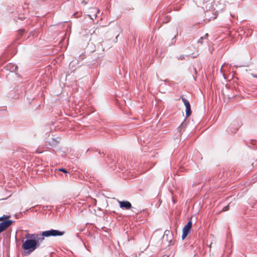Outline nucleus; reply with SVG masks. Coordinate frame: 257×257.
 <instances>
[{"instance_id":"nucleus-10","label":"nucleus","mask_w":257,"mask_h":257,"mask_svg":"<svg viewBox=\"0 0 257 257\" xmlns=\"http://www.w3.org/2000/svg\"><path fill=\"white\" fill-rule=\"evenodd\" d=\"M211 0H203V5H206V9H207V6L211 5Z\"/></svg>"},{"instance_id":"nucleus-22","label":"nucleus","mask_w":257,"mask_h":257,"mask_svg":"<svg viewBox=\"0 0 257 257\" xmlns=\"http://www.w3.org/2000/svg\"><path fill=\"white\" fill-rule=\"evenodd\" d=\"M194 72H195V73L196 74H197V70H196V69L195 68H194Z\"/></svg>"},{"instance_id":"nucleus-21","label":"nucleus","mask_w":257,"mask_h":257,"mask_svg":"<svg viewBox=\"0 0 257 257\" xmlns=\"http://www.w3.org/2000/svg\"><path fill=\"white\" fill-rule=\"evenodd\" d=\"M208 37V34L206 33V34H205V35L204 36H203L202 37H204V39H207Z\"/></svg>"},{"instance_id":"nucleus-19","label":"nucleus","mask_w":257,"mask_h":257,"mask_svg":"<svg viewBox=\"0 0 257 257\" xmlns=\"http://www.w3.org/2000/svg\"><path fill=\"white\" fill-rule=\"evenodd\" d=\"M132 211L134 212L135 214H138L139 213V211L137 210V209L136 208V209H131Z\"/></svg>"},{"instance_id":"nucleus-2","label":"nucleus","mask_w":257,"mask_h":257,"mask_svg":"<svg viewBox=\"0 0 257 257\" xmlns=\"http://www.w3.org/2000/svg\"><path fill=\"white\" fill-rule=\"evenodd\" d=\"M65 233L64 231H60L56 229H50L43 231L41 234H39L40 236L44 237H48L50 236H62Z\"/></svg>"},{"instance_id":"nucleus-5","label":"nucleus","mask_w":257,"mask_h":257,"mask_svg":"<svg viewBox=\"0 0 257 257\" xmlns=\"http://www.w3.org/2000/svg\"><path fill=\"white\" fill-rule=\"evenodd\" d=\"M17 65L13 63H10L6 66V68L7 70L11 72H14L17 69Z\"/></svg>"},{"instance_id":"nucleus-4","label":"nucleus","mask_w":257,"mask_h":257,"mask_svg":"<svg viewBox=\"0 0 257 257\" xmlns=\"http://www.w3.org/2000/svg\"><path fill=\"white\" fill-rule=\"evenodd\" d=\"M119 205L121 208L128 209H136L135 207H132L131 203L128 201H119Z\"/></svg>"},{"instance_id":"nucleus-9","label":"nucleus","mask_w":257,"mask_h":257,"mask_svg":"<svg viewBox=\"0 0 257 257\" xmlns=\"http://www.w3.org/2000/svg\"><path fill=\"white\" fill-rule=\"evenodd\" d=\"M181 98L182 101L183 102L185 106L190 105L189 101L186 98L184 97L183 96H181Z\"/></svg>"},{"instance_id":"nucleus-24","label":"nucleus","mask_w":257,"mask_h":257,"mask_svg":"<svg viewBox=\"0 0 257 257\" xmlns=\"http://www.w3.org/2000/svg\"><path fill=\"white\" fill-rule=\"evenodd\" d=\"M252 76H253V77L257 78V75H253V74H252Z\"/></svg>"},{"instance_id":"nucleus-6","label":"nucleus","mask_w":257,"mask_h":257,"mask_svg":"<svg viewBox=\"0 0 257 257\" xmlns=\"http://www.w3.org/2000/svg\"><path fill=\"white\" fill-rule=\"evenodd\" d=\"M60 140V138L57 139L51 138L49 141V145L51 147H54L56 146L59 142Z\"/></svg>"},{"instance_id":"nucleus-23","label":"nucleus","mask_w":257,"mask_h":257,"mask_svg":"<svg viewBox=\"0 0 257 257\" xmlns=\"http://www.w3.org/2000/svg\"><path fill=\"white\" fill-rule=\"evenodd\" d=\"M126 170H130V168L128 167V166H127V168L126 169Z\"/></svg>"},{"instance_id":"nucleus-16","label":"nucleus","mask_w":257,"mask_h":257,"mask_svg":"<svg viewBox=\"0 0 257 257\" xmlns=\"http://www.w3.org/2000/svg\"><path fill=\"white\" fill-rule=\"evenodd\" d=\"M250 143L251 145L255 146L256 145L257 141L254 140H250Z\"/></svg>"},{"instance_id":"nucleus-20","label":"nucleus","mask_w":257,"mask_h":257,"mask_svg":"<svg viewBox=\"0 0 257 257\" xmlns=\"http://www.w3.org/2000/svg\"><path fill=\"white\" fill-rule=\"evenodd\" d=\"M180 59L181 60L184 59L185 56L183 55H182L180 56L179 58H178V59Z\"/></svg>"},{"instance_id":"nucleus-11","label":"nucleus","mask_w":257,"mask_h":257,"mask_svg":"<svg viewBox=\"0 0 257 257\" xmlns=\"http://www.w3.org/2000/svg\"><path fill=\"white\" fill-rule=\"evenodd\" d=\"M186 126V122L185 120H184L179 126V128L180 131L181 132L182 129H183Z\"/></svg>"},{"instance_id":"nucleus-1","label":"nucleus","mask_w":257,"mask_h":257,"mask_svg":"<svg viewBox=\"0 0 257 257\" xmlns=\"http://www.w3.org/2000/svg\"><path fill=\"white\" fill-rule=\"evenodd\" d=\"M25 241L22 240V248L24 249V254L26 256L30 255L38 248L40 243L44 240L43 236L39 233H27L25 235Z\"/></svg>"},{"instance_id":"nucleus-26","label":"nucleus","mask_w":257,"mask_h":257,"mask_svg":"<svg viewBox=\"0 0 257 257\" xmlns=\"http://www.w3.org/2000/svg\"><path fill=\"white\" fill-rule=\"evenodd\" d=\"M173 202L174 203H175V200H174V199H173Z\"/></svg>"},{"instance_id":"nucleus-17","label":"nucleus","mask_w":257,"mask_h":257,"mask_svg":"<svg viewBox=\"0 0 257 257\" xmlns=\"http://www.w3.org/2000/svg\"><path fill=\"white\" fill-rule=\"evenodd\" d=\"M9 217V216H6L5 215H4L2 217H0V221L2 220L3 219L7 220L6 219Z\"/></svg>"},{"instance_id":"nucleus-13","label":"nucleus","mask_w":257,"mask_h":257,"mask_svg":"<svg viewBox=\"0 0 257 257\" xmlns=\"http://www.w3.org/2000/svg\"><path fill=\"white\" fill-rule=\"evenodd\" d=\"M203 0H195L196 4L200 6L203 5Z\"/></svg>"},{"instance_id":"nucleus-7","label":"nucleus","mask_w":257,"mask_h":257,"mask_svg":"<svg viewBox=\"0 0 257 257\" xmlns=\"http://www.w3.org/2000/svg\"><path fill=\"white\" fill-rule=\"evenodd\" d=\"M191 229L184 226L183 228L182 238L184 239L190 232Z\"/></svg>"},{"instance_id":"nucleus-8","label":"nucleus","mask_w":257,"mask_h":257,"mask_svg":"<svg viewBox=\"0 0 257 257\" xmlns=\"http://www.w3.org/2000/svg\"><path fill=\"white\" fill-rule=\"evenodd\" d=\"M185 107H186V110H185L186 116L189 117L191 114V112H192L191 109V106L190 105H188Z\"/></svg>"},{"instance_id":"nucleus-25","label":"nucleus","mask_w":257,"mask_h":257,"mask_svg":"<svg viewBox=\"0 0 257 257\" xmlns=\"http://www.w3.org/2000/svg\"><path fill=\"white\" fill-rule=\"evenodd\" d=\"M255 178H257V173L254 176Z\"/></svg>"},{"instance_id":"nucleus-3","label":"nucleus","mask_w":257,"mask_h":257,"mask_svg":"<svg viewBox=\"0 0 257 257\" xmlns=\"http://www.w3.org/2000/svg\"><path fill=\"white\" fill-rule=\"evenodd\" d=\"M12 220H4L0 222V233L4 231L13 223Z\"/></svg>"},{"instance_id":"nucleus-18","label":"nucleus","mask_w":257,"mask_h":257,"mask_svg":"<svg viewBox=\"0 0 257 257\" xmlns=\"http://www.w3.org/2000/svg\"><path fill=\"white\" fill-rule=\"evenodd\" d=\"M59 171L62 172L63 173H67L68 172L65 169H64V168H60L59 169Z\"/></svg>"},{"instance_id":"nucleus-12","label":"nucleus","mask_w":257,"mask_h":257,"mask_svg":"<svg viewBox=\"0 0 257 257\" xmlns=\"http://www.w3.org/2000/svg\"><path fill=\"white\" fill-rule=\"evenodd\" d=\"M192 226V223L191 221H189L187 223V224L185 225V226H186V227H187L188 228H189L190 229H191Z\"/></svg>"},{"instance_id":"nucleus-15","label":"nucleus","mask_w":257,"mask_h":257,"mask_svg":"<svg viewBox=\"0 0 257 257\" xmlns=\"http://www.w3.org/2000/svg\"><path fill=\"white\" fill-rule=\"evenodd\" d=\"M229 210V205L224 206L222 209V211H226Z\"/></svg>"},{"instance_id":"nucleus-14","label":"nucleus","mask_w":257,"mask_h":257,"mask_svg":"<svg viewBox=\"0 0 257 257\" xmlns=\"http://www.w3.org/2000/svg\"><path fill=\"white\" fill-rule=\"evenodd\" d=\"M203 39H204V37H200V39L198 40V43H200L201 44H203Z\"/></svg>"}]
</instances>
